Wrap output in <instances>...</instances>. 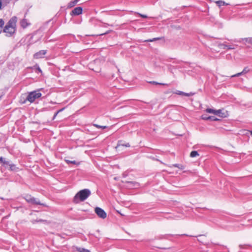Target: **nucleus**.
Returning a JSON list of instances; mask_svg holds the SVG:
<instances>
[{"label":"nucleus","instance_id":"cd10ccee","mask_svg":"<svg viewBox=\"0 0 252 252\" xmlns=\"http://www.w3.org/2000/svg\"><path fill=\"white\" fill-rule=\"evenodd\" d=\"M2 4L4 6H6L9 4L11 0H2Z\"/></svg>","mask_w":252,"mask_h":252},{"label":"nucleus","instance_id":"aec40b11","mask_svg":"<svg viewBox=\"0 0 252 252\" xmlns=\"http://www.w3.org/2000/svg\"><path fill=\"white\" fill-rule=\"evenodd\" d=\"M199 156V154L196 151H192L190 153V157L191 158H195L197 156Z\"/></svg>","mask_w":252,"mask_h":252},{"label":"nucleus","instance_id":"2f4dec72","mask_svg":"<svg viewBox=\"0 0 252 252\" xmlns=\"http://www.w3.org/2000/svg\"><path fill=\"white\" fill-rule=\"evenodd\" d=\"M209 120H211V121H219V119L215 117V116H210V118Z\"/></svg>","mask_w":252,"mask_h":252},{"label":"nucleus","instance_id":"9d476101","mask_svg":"<svg viewBox=\"0 0 252 252\" xmlns=\"http://www.w3.org/2000/svg\"><path fill=\"white\" fill-rule=\"evenodd\" d=\"M218 46L220 47V48L223 49H225L226 48L228 49H234V48L232 47L231 46H228L224 43H218Z\"/></svg>","mask_w":252,"mask_h":252},{"label":"nucleus","instance_id":"473e14b6","mask_svg":"<svg viewBox=\"0 0 252 252\" xmlns=\"http://www.w3.org/2000/svg\"><path fill=\"white\" fill-rule=\"evenodd\" d=\"M4 25V21L2 19H0V28H2Z\"/></svg>","mask_w":252,"mask_h":252},{"label":"nucleus","instance_id":"72a5a7b5","mask_svg":"<svg viewBox=\"0 0 252 252\" xmlns=\"http://www.w3.org/2000/svg\"><path fill=\"white\" fill-rule=\"evenodd\" d=\"M194 94V93H187L184 92V94L183 95L186 96H190Z\"/></svg>","mask_w":252,"mask_h":252},{"label":"nucleus","instance_id":"e433bc0d","mask_svg":"<svg viewBox=\"0 0 252 252\" xmlns=\"http://www.w3.org/2000/svg\"><path fill=\"white\" fill-rule=\"evenodd\" d=\"M58 114H59V113H58L57 112H56L54 114V116H53V118H52V120H55V119L56 117H57V116L58 115Z\"/></svg>","mask_w":252,"mask_h":252},{"label":"nucleus","instance_id":"ddd939ff","mask_svg":"<svg viewBox=\"0 0 252 252\" xmlns=\"http://www.w3.org/2000/svg\"><path fill=\"white\" fill-rule=\"evenodd\" d=\"M33 197L30 194H26L23 198L26 200V201L28 203L31 204Z\"/></svg>","mask_w":252,"mask_h":252},{"label":"nucleus","instance_id":"7ed1b4c3","mask_svg":"<svg viewBox=\"0 0 252 252\" xmlns=\"http://www.w3.org/2000/svg\"><path fill=\"white\" fill-rule=\"evenodd\" d=\"M41 95L42 94L39 91L29 92L25 99L24 100L21 99L20 103L21 104H25L27 101H29L31 103H33L36 99L40 98Z\"/></svg>","mask_w":252,"mask_h":252},{"label":"nucleus","instance_id":"49530a36","mask_svg":"<svg viewBox=\"0 0 252 252\" xmlns=\"http://www.w3.org/2000/svg\"><path fill=\"white\" fill-rule=\"evenodd\" d=\"M106 33H107V32L106 33H104L103 34H101V35L106 34Z\"/></svg>","mask_w":252,"mask_h":252},{"label":"nucleus","instance_id":"39448f33","mask_svg":"<svg viewBox=\"0 0 252 252\" xmlns=\"http://www.w3.org/2000/svg\"><path fill=\"white\" fill-rule=\"evenodd\" d=\"M47 53V50H40L39 52L35 53L33 55V58L35 59H38L43 58L44 56Z\"/></svg>","mask_w":252,"mask_h":252},{"label":"nucleus","instance_id":"a878e982","mask_svg":"<svg viewBox=\"0 0 252 252\" xmlns=\"http://www.w3.org/2000/svg\"><path fill=\"white\" fill-rule=\"evenodd\" d=\"M210 116H208L207 114H204L201 116V119L204 120H209Z\"/></svg>","mask_w":252,"mask_h":252},{"label":"nucleus","instance_id":"4c0bfd02","mask_svg":"<svg viewBox=\"0 0 252 252\" xmlns=\"http://www.w3.org/2000/svg\"><path fill=\"white\" fill-rule=\"evenodd\" d=\"M247 247V245H240L239 246V247L240 248V249H243V248H245V247Z\"/></svg>","mask_w":252,"mask_h":252},{"label":"nucleus","instance_id":"f03ea898","mask_svg":"<svg viewBox=\"0 0 252 252\" xmlns=\"http://www.w3.org/2000/svg\"><path fill=\"white\" fill-rule=\"evenodd\" d=\"M91 192L90 189H85L79 191L73 197V202L78 203L80 201H84L90 195Z\"/></svg>","mask_w":252,"mask_h":252},{"label":"nucleus","instance_id":"0eeeda50","mask_svg":"<svg viewBox=\"0 0 252 252\" xmlns=\"http://www.w3.org/2000/svg\"><path fill=\"white\" fill-rule=\"evenodd\" d=\"M31 204L33 205H40L44 207H47V205L45 203H41L38 198L33 197Z\"/></svg>","mask_w":252,"mask_h":252},{"label":"nucleus","instance_id":"f8f14e48","mask_svg":"<svg viewBox=\"0 0 252 252\" xmlns=\"http://www.w3.org/2000/svg\"><path fill=\"white\" fill-rule=\"evenodd\" d=\"M29 25L30 24L28 23L27 20L26 19H22L20 22V25L23 28H27Z\"/></svg>","mask_w":252,"mask_h":252},{"label":"nucleus","instance_id":"de8ad7c7","mask_svg":"<svg viewBox=\"0 0 252 252\" xmlns=\"http://www.w3.org/2000/svg\"><path fill=\"white\" fill-rule=\"evenodd\" d=\"M118 212L120 214H121V215H122V214H121L119 211H118Z\"/></svg>","mask_w":252,"mask_h":252},{"label":"nucleus","instance_id":"58836bf2","mask_svg":"<svg viewBox=\"0 0 252 252\" xmlns=\"http://www.w3.org/2000/svg\"><path fill=\"white\" fill-rule=\"evenodd\" d=\"M64 109H65V107H63V108L58 110L57 112L59 113L62 112L63 110H64Z\"/></svg>","mask_w":252,"mask_h":252},{"label":"nucleus","instance_id":"09e8293b","mask_svg":"<svg viewBox=\"0 0 252 252\" xmlns=\"http://www.w3.org/2000/svg\"><path fill=\"white\" fill-rule=\"evenodd\" d=\"M49 22V21H47V22L46 23V24H48Z\"/></svg>","mask_w":252,"mask_h":252},{"label":"nucleus","instance_id":"ea45409f","mask_svg":"<svg viewBox=\"0 0 252 252\" xmlns=\"http://www.w3.org/2000/svg\"><path fill=\"white\" fill-rule=\"evenodd\" d=\"M126 183H128V184H132V185H133V186L136 184V183H135V182H126Z\"/></svg>","mask_w":252,"mask_h":252},{"label":"nucleus","instance_id":"a211bd4d","mask_svg":"<svg viewBox=\"0 0 252 252\" xmlns=\"http://www.w3.org/2000/svg\"><path fill=\"white\" fill-rule=\"evenodd\" d=\"M76 250L78 252H90L89 250L80 247H77Z\"/></svg>","mask_w":252,"mask_h":252},{"label":"nucleus","instance_id":"20e7f679","mask_svg":"<svg viewBox=\"0 0 252 252\" xmlns=\"http://www.w3.org/2000/svg\"><path fill=\"white\" fill-rule=\"evenodd\" d=\"M94 212L97 216L102 219H104L107 217V214L102 208L96 207L94 209Z\"/></svg>","mask_w":252,"mask_h":252},{"label":"nucleus","instance_id":"9b49d317","mask_svg":"<svg viewBox=\"0 0 252 252\" xmlns=\"http://www.w3.org/2000/svg\"><path fill=\"white\" fill-rule=\"evenodd\" d=\"M9 170H10L11 171L17 172L19 169V168L17 167L16 166V165L13 163H10V164L9 165Z\"/></svg>","mask_w":252,"mask_h":252},{"label":"nucleus","instance_id":"6e6552de","mask_svg":"<svg viewBox=\"0 0 252 252\" xmlns=\"http://www.w3.org/2000/svg\"><path fill=\"white\" fill-rule=\"evenodd\" d=\"M250 71V69H249L248 67H245L243 70H242V72H239V73H238L237 74H234L232 76H231V78H233V77H238V76H239L240 75H243V74H245L248 72H249Z\"/></svg>","mask_w":252,"mask_h":252},{"label":"nucleus","instance_id":"4be33fe9","mask_svg":"<svg viewBox=\"0 0 252 252\" xmlns=\"http://www.w3.org/2000/svg\"><path fill=\"white\" fill-rule=\"evenodd\" d=\"M242 40L243 41H245L246 42H248L249 43L252 44V37L244 38L242 39Z\"/></svg>","mask_w":252,"mask_h":252},{"label":"nucleus","instance_id":"b1692460","mask_svg":"<svg viewBox=\"0 0 252 252\" xmlns=\"http://www.w3.org/2000/svg\"><path fill=\"white\" fill-rule=\"evenodd\" d=\"M93 126L97 128H102V129H105L108 127V126H100V125H98L95 124H94Z\"/></svg>","mask_w":252,"mask_h":252},{"label":"nucleus","instance_id":"2eb2a0df","mask_svg":"<svg viewBox=\"0 0 252 252\" xmlns=\"http://www.w3.org/2000/svg\"><path fill=\"white\" fill-rule=\"evenodd\" d=\"M122 141H119L118 142V143H117V146H116V148H117L118 147H120L121 146H125V147H129L130 146V144L128 143H127L126 144H123V143H122Z\"/></svg>","mask_w":252,"mask_h":252},{"label":"nucleus","instance_id":"6ab92c4d","mask_svg":"<svg viewBox=\"0 0 252 252\" xmlns=\"http://www.w3.org/2000/svg\"><path fill=\"white\" fill-rule=\"evenodd\" d=\"M216 3H217V5L219 7H220L221 5H228V3H226L224 1H222L221 0L217 1Z\"/></svg>","mask_w":252,"mask_h":252},{"label":"nucleus","instance_id":"c756f323","mask_svg":"<svg viewBox=\"0 0 252 252\" xmlns=\"http://www.w3.org/2000/svg\"><path fill=\"white\" fill-rule=\"evenodd\" d=\"M162 38L161 37H157V38H154L152 39H148V40H147L146 41L147 42H153V41H156V40H159V39H161Z\"/></svg>","mask_w":252,"mask_h":252},{"label":"nucleus","instance_id":"f704fd0d","mask_svg":"<svg viewBox=\"0 0 252 252\" xmlns=\"http://www.w3.org/2000/svg\"><path fill=\"white\" fill-rule=\"evenodd\" d=\"M137 14H138L141 17L143 18H147L148 16L146 15L142 14L139 13H137Z\"/></svg>","mask_w":252,"mask_h":252},{"label":"nucleus","instance_id":"37998d69","mask_svg":"<svg viewBox=\"0 0 252 252\" xmlns=\"http://www.w3.org/2000/svg\"><path fill=\"white\" fill-rule=\"evenodd\" d=\"M159 249H165V248H158Z\"/></svg>","mask_w":252,"mask_h":252},{"label":"nucleus","instance_id":"8fccbe9b","mask_svg":"<svg viewBox=\"0 0 252 252\" xmlns=\"http://www.w3.org/2000/svg\"><path fill=\"white\" fill-rule=\"evenodd\" d=\"M1 96H0V99H1Z\"/></svg>","mask_w":252,"mask_h":252},{"label":"nucleus","instance_id":"f257e3e1","mask_svg":"<svg viewBox=\"0 0 252 252\" xmlns=\"http://www.w3.org/2000/svg\"><path fill=\"white\" fill-rule=\"evenodd\" d=\"M17 17L13 16L4 27L3 32L7 37L12 36L16 31Z\"/></svg>","mask_w":252,"mask_h":252},{"label":"nucleus","instance_id":"a18cd8bd","mask_svg":"<svg viewBox=\"0 0 252 252\" xmlns=\"http://www.w3.org/2000/svg\"><path fill=\"white\" fill-rule=\"evenodd\" d=\"M198 241H199V242H201V243H202V242H201V240H200V239H198Z\"/></svg>","mask_w":252,"mask_h":252},{"label":"nucleus","instance_id":"bb28decb","mask_svg":"<svg viewBox=\"0 0 252 252\" xmlns=\"http://www.w3.org/2000/svg\"><path fill=\"white\" fill-rule=\"evenodd\" d=\"M180 235L165 234L163 236L162 238L164 239H168L170 236H180Z\"/></svg>","mask_w":252,"mask_h":252},{"label":"nucleus","instance_id":"393cba45","mask_svg":"<svg viewBox=\"0 0 252 252\" xmlns=\"http://www.w3.org/2000/svg\"><path fill=\"white\" fill-rule=\"evenodd\" d=\"M206 111L209 113H213V114H215L216 110H214V109H213L211 108H207V109H206Z\"/></svg>","mask_w":252,"mask_h":252},{"label":"nucleus","instance_id":"a19ab883","mask_svg":"<svg viewBox=\"0 0 252 252\" xmlns=\"http://www.w3.org/2000/svg\"><path fill=\"white\" fill-rule=\"evenodd\" d=\"M1 0H0V10L2 8V5Z\"/></svg>","mask_w":252,"mask_h":252},{"label":"nucleus","instance_id":"c9c22d12","mask_svg":"<svg viewBox=\"0 0 252 252\" xmlns=\"http://www.w3.org/2000/svg\"><path fill=\"white\" fill-rule=\"evenodd\" d=\"M66 162L67 163H72V164H74L76 163V161L75 160L70 161V160H66Z\"/></svg>","mask_w":252,"mask_h":252},{"label":"nucleus","instance_id":"c85d7f7f","mask_svg":"<svg viewBox=\"0 0 252 252\" xmlns=\"http://www.w3.org/2000/svg\"><path fill=\"white\" fill-rule=\"evenodd\" d=\"M150 83L152 84H154V85H167L166 84L158 83V82H155V81H151V82H150Z\"/></svg>","mask_w":252,"mask_h":252},{"label":"nucleus","instance_id":"423d86ee","mask_svg":"<svg viewBox=\"0 0 252 252\" xmlns=\"http://www.w3.org/2000/svg\"><path fill=\"white\" fill-rule=\"evenodd\" d=\"M82 11L83 8L82 7H76L70 12V15L71 16L79 15L80 14H82Z\"/></svg>","mask_w":252,"mask_h":252},{"label":"nucleus","instance_id":"7c9ffc66","mask_svg":"<svg viewBox=\"0 0 252 252\" xmlns=\"http://www.w3.org/2000/svg\"><path fill=\"white\" fill-rule=\"evenodd\" d=\"M174 94H177L180 95H183L184 94V92L180 91L177 90L176 92H174Z\"/></svg>","mask_w":252,"mask_h":252},{"label":"nucleus","instance_id":"5701e85b","mask_svg":"<svg viewBox=\"0 0 252 252\" xmlns=\"http://www.w3.org/2000/svg\"><path fill=\"white\" fill-rule=\"evenodd\" d=\"M33 68L35 70L36 72V71H38L40 73L42 72L39 66L37 64L33 66Z\"/></svg>","mask_w":252,"mask_h":252},{"label":"nucleus","instance_id":"79ce46f5","mask_svg":"<svg viewBox=\"0 0 252 252\" xmlns=\"http://www.w3.org/2000/svg\"><path fill=\"white\" fill-rule=\"evenodd\" d=\"M1 32H2V30L1 28H0V33Z\"/></svg>","mask_w":252,"mask_h":252},{"label":"nucleus","instance_id":"c03bdc74","mask_svg":"<svg viewBox=\"0 0 252 252\" xmlns=\"http://www.w3.org/2000/svg\"><path fill=\"white\" fill-rule=\"evenodd\" d=\"M250 133H251V135H252V130L250 131Z\"/></svg>","mask_w":252,"mask_h":252},{"label":"nucleus","instance_id":"f3484780","mask_svg":"<svg viewBox=\"0 0 252 252\" xmlns=\"http://www.w3.org/2000/svg\"><path fill=\"white\" fill-rule=\"evenodd\" d=\"M222 110L220 109L216 110L215 115H218L220 117H225L226 116L224 115V114L222 113L221 112Z\"/></svg>","mask_w":252,"mask_h":252},{"label":"nucleus","instance_id":"3c124183","mask_svg":"<svg viewBox=\"0 0 252 252\" xmlns=\"http://www.w3.org/2000/svg\"><path fill=\"white\" fill-rule=\"evenodd\" d=\"M77 1H79V0H77Z\"/></svg>","mask_w":252,"mask_h":252},{"label":"nucleus","instance_id":"dca6fc26","mask_svg":"<svg viewBox=\"0 0 252 252\" xmlns=\"http://www.w3.org/2000/svg\"><path fill=\"white\" fill-rule=\"evenodd\" d=\"M31 222L32 224H35L36 223L38 222H47L46 220H42V219H36V220H31Z\"/></svg>","mask_w":252,"mask_h":252},{"label":"nucleus","instance_id":"412c9836","mask_svg":"<svg viewBox=\"0 0 252 252\" xmlns=\"http://www.w3.org/2000/svg\"><path fill=\"white\" fill-rule=\"evenodd\" d=\"M173 166L175 167H177L181 170H183L185 168V166L183 165L180 164H173Z\"/></svg>","mask_w":252,"mask_h":252},{"label":"nucleus","instance_id":"1a4fd4ad","mask_svg":"<svg viewBox=\"0 0 252 252\" xmlns=\"http://www.w3.org/2000/svg\"><path fill=\"white\" fill-rule=\"evenodd\" d=\"M0 163L5 168H7V166H9L10 164V162L6 160V159L2 157H0Z\"/></svg>","mask_w":252,"mask_h":252},{"label":"nucleus","instance_id":"4468645a","mask_svg":"<svg viewBox=\"0 0 252 252\" xmlns=\"http://www.w3.org/2000/svg\"><path fill=\"white\" fill-rule=\"evenodd\" d=\"M77 0H74L70 1L67 5V8H70L74 7L78 2Z\"/></svg>","mask_w":252,"mask_h":252}]
</instances>
